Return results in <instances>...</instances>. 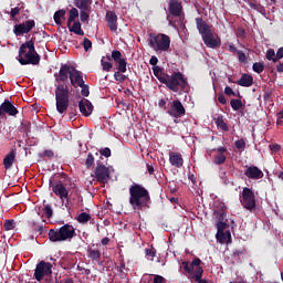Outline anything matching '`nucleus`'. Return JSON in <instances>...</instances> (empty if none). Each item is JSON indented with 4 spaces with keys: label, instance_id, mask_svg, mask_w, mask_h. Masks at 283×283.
<instances>
[{
    "label": "nucleus",
    "instance_id": "13",
    "mask_svg": "<svg viewBox=\"0 0 283 283\" xmlns=\"http://www.w3.org/2000/svg\"><path fill=\"white\" fill-rule=\"evenodd\" d=\"M95 178L98 182H108L109 181V168L105 165H97L95 168Z\"/></svg>",
    "mask_w": 283,
    "mask_h": 283
},
{
    "label": "nucleus",
    "instance_id": "35",
    "mask_svg": "<svg viewBox=\"0 0 283 283\" xmlns=\"http://www.w3.org/2000/svg\"><path fill=\"white\" fill-rule=\"evenodd\" d=\"M266 60L268 61H273V63H277V56L275 55V51L273 49L268 50Z\"/></svg>",
    "mask_w": 283,
    "mask_h": 283
},
{
    "label": "nucleus",
    "instance_id": "16",
    "mask_svg": "<svg viewBox=\"0 0 283 283\" xmlns=\"http://www.w3.org/2000/svg\"><path fill=\"white\" fill-rule=\"evenodd\" d=\"M70 81L73 87H78L85 83V81H83V73H81L78 70H75L74 66L71 70Z\"/></svg>",
    "mask_w": 283,
    "mask_h": 283
},
{
    "label": "nucleus",
    "instance_id": "62",
    "mask_svg": "<svg viewBox=\"0 0 283 283\" xmlns=\"http://www.w3.org/2000/svg\"><path fill=\"white\" fill-rule=\"evenodd\" d=\"M101 242L105 247L106 244H109V238H103Z\"/></svg>",
    "mask_w": 283,
    "mask_h": 283
},
{
    "label": "nucleus",
    "instance_id": "40",
    "mask_svg": "<svg viewBox=\"0 0 283 283\" xmlns=\"http://www.w3.org/2000/svg\"><path fill=\"white\" fill-rule=\"evenodd\" d=\"M226 161H227V157L222 154L217 155L214 158L216 165H223V163H226Z\"/></svg>",
    "mask_w": 283,
    "mask_h": 283
},
{
    "label": "nucleus",
    "instance_id": "20",
    "mask_svg": "<svg viewBox=\"0 0 283 283\" xmlns=\"http://www.w3.org/2000/svg\"><path fill=\"white\" fill-rule=\"evenodd\" d=\"M53 193L55 196H59L62 200H67V196H70V192L67 191V188L63 184H56L53 187Z\"/></svg>",
    "mask_w": 283,
    "mask_h": 283
},
{
    "label": "nucleus",
    "instance_id": "18",
    "mask_svg": "<svg viewBox=\"0 0 283 283\" xmlns=\"http://www.w3.org/2000/svg\"><path fill=\"white\" fill-rule=\"evenodd\" d=\"M205 45H207V48H219L220 46V38L216 36L212 33H209L208 35H205L202 38Z\"/></svg>",
    "mask_w": 283,
    "mask_h": 283
},
{
    "label": "nucleus",
    "instance_id": "41",
    "mask_svg": "<svg viewBox=\"0 0 283 283\" xmlns=\"http://www.w3.org/2000/svg\"><path fill=\"white\" fill-rule=\"evenodd\" d=\"M145 253L147 258H150V260H154V258H156V248L145 249Z\"/></svg>",
    "mask_w": 283,
    "mask_h": 283
},
{
    "label": "nucleus",
    "instance_id": "29",
    "mask_svg": "<svg viewBox=\"0 0 283 283\" xmlns=\"http://www.w3.org/2000/svg\"><path fill=\"white\" fill-rule=\"evenodd\" d=\"M70 32L77 34L78 36H83V34H85V32H83V29H81V22H74L72 28H70Z\"/></svg>",
    "mask_w": 283,
    "mask_h": 283
},
{
    "label": "nucleus",
    "instance_id": "37",
    "mask_svg": "<svg viewBox=\"0 0 283 283\" xmlns=\"http://www.w3.org/2000/svg\"><path fill=\"white\" fill-rule=\"evenodd\" d=\"M253 72H256V74H262L264 72V64L256 62L252 66Z\"/></svg>",
    "mask_w": 283,
    "mask_h": 283
},
{
    "label": "nucleus",
    "instance_id": "14",
    "mask_svg": "<svg viewBox=\"0 0 283 283\" xmlns=\"http://www.w3.org/2000/svg\"><path fill=\"white\" fill-rule=\"evenodd\" d=\"M4 114H9V116H15L19 114V111L17 107H14V105H12V103H10V101H4L0 105V118H3Z\"/></svg>",
    "mask_w": 283,
    "mask_h": 283
},
{
    "label": "nucleus",
    "instance_id": "30",
    "mask_svg": "<svg viewBox=\"0 0 283 283\" xmlns=\"http://www.w3.org/2000/svg\"><path fill=\"white\" fill-rule=\"evenodd\" d=\"M216 125L219 129H222V132H229V126L224 123L222 116L217 117Z\"/></svg>",
    "mask_w": 283,
    "mask_h": 283
},
{
    "label": "nucleus",
    "instance_id": "9",
    "mask_svg": "<svg viewBox=\"0 0 283 283\" xmlns=\"http://www.w3.org/2000/svg\"><path fill=\"white\" fill-rule=\"evenodd\" d=\"M242 205L248 211H253V209H255V193L250 188H243Z\"/></svg>",
    "mask_w": 283,
    "mask_h": 283
},
{
    "label": "nucleus",
    "instance_id": "32",
    "mask_svg": "<svg viewBox=\"0 0 283 283\" xmlns=\"http://www.w3.org/2000/svg\"><path fill=\"white\" fill-rule=\"evenodd\" d=\"M90 220H92V216H90V213L82 212L77 216V222L81 224H85V222H90Z\"/></svg>",
    "mask_w": 283,
    "mask_h": 283
},
{
    "label": "nucleus",
    "instance_id": "61",
    "mask_svg": "<svg viewBox=\"0 0 283 283\" xmlns=\"http://www.w3.org/2000/svg\"><path fill=\"white\" fill-rule=\"evenodd\" d=\"M158 105H159V107H165V105H167V99H160L158 102Z\"/></svg>",
    "mask_w": 283,
    "mask_h": 283
},
{
    "label": "nucleus",
    "instance_id": "7",
    "mask_svg": "<svg viewBox=\"0 0 283 283\" xmlns=\"http://www.w3.org/2000/svg\"><path fill=\"white\" fill-rule=\"evenodd\" d=\"M55 107L60 114H65L70 107V90L67 86L59 85L55 90Z\"/></svg>",
    "mask_w": 283,
    "mask_h": 283
},
{
    "label": "nucleus",
    "instance_id": "50",
    "mask_svg": "<svg viewBox=\"0 0 283 283\" xmlns=\"http://www.w3.org/2000/svg\"><path fill=\"white\" fill-rule=\"evenodd\" d=\"M153 72H154L155 76L158 78V81H160V77H161V76H165V75H161V71H160V67H159V66H155V67L153 69Z\"/></svg>",
    "mask_w": 283,
    "mask_h": 283
},
{
    "label": "nucleus",
    "instance_id": "27",
    "mask_svg": "<svg viewBox=\"0 0 283 283\" xmlns=\"http://www.w3.org/2000/svg\"><path fill=\"white\" fill-rule=\"evenodd\" d=\"M87 258H90L94 262H98V260H101V250L88 248Z\"/></svg>",
    "mask_w": 283,
    "mask_h": 283
},
{
    "label": "nucleus",
    "instance_id": "49",
    "mask_svg": "<svg viewBox=\"0 0 283 283\" xmlns=\"http://www.w3.org/2000/svg\"><path fill=\"white\" fill-rule=\"evenodd\" d=\"M120 56H123V54L120 53V51H113V52H112V59L115 60L116 62L123 60Z\"/></svg>",
    "mask_w": 283,
    "mask_h": 283
},
{
    "label": "nucleus",
    "instance_id": "38",
    "mask_svg": "<svg viewBox=\"0 0 283 283\" xmlns=\"http://www.w3.org/2000/svg\"><path fill=\"white\" fill-rule=\"evenodd\" d=\"M117 63H118L119 72H123V73L127 72V61H125V59L118 60Z\"/></svg>",
    "mask_w": 283,
    "mask_h": 283
},
{
    "label": "nucleus",
    "instance_id": "34",
    "mask_svg": "<svg viewBox=\"0 0 283 283\" xmlns=\"http://www.w3.org/2000/svg\"><path fill=\"white\" fill-rule=\"evenodd\" d=\"M44 205V214L46 218H52V216L54 214V210L52 209V206H50L49 203H45V201H43Z\"/></svg>",
    "mask_w": 283,
    "mask_h": 283
},
{
    "label": "nucleus",
    "instance_id": "46",
    "mask_svg": "<svg viewBox=\"0 0 283 283\" xmlns=\"http://www.w3.org/2000/svg\"><path fill=\"white\" fill-rule=\"evenodd\" d=\"M4 229L6 231H12V229H14V220H6Z\"/></svg>",
    "mask_w": 283,
    "mask_h": 283
},
{
    "label": "nucleus",
    "instance_id": "21",
    "mask_svg": "<svg viewBox=\"0 0 283 283\" xmlns=\"http://www.w3.org/2000/svg\"><path fill=\"white\" fill-rule=\"evenodd\" d=\"M197 29L199 30L202 39L213 32L211 31V27H209L207 22H203L202 19H197Z\"/></svg>",
    "mask_w": 283,
    "mask_h": 283
},
{
    "label": "nucleus",
    "instance_id": "45",
    "mask_svg": "<svg viewBox=\"0 0 283 283\" xmlns=\"http://www.w3.org/2000/svg\"><path fill=\"white\" fill-rule=\"evenodd\" d=\"M80 19L83 23H85L86 21H88L90 19V13L87 12V10H81L80 13Z\"/></svg>",
    "mask_w": 283,
    "mask_h": 283
},
{
    "label": "nucleus",
    "instance_id": "53",
    "mask_svg": "<svg viewBox=\"0 0 283 283\" xmlns=\"http://www.w3.org/2000/svg\"><path fill=\"white\" fill-rule=\"evenodd\" d=\"M20 8L19 7H15V8H13V9H11V19H14L15 17H17V14H19V12H20Z\"/></svg>",
    "mask_w": 283,
    "mask_h": 283
},
{
    "label": "nucleus",
    "instance_id": "2",
    "mask_svg": "<svg viewBox=\"0 0 283 283\" xmlns=\"http://www.w3.org/2000/svg\"><path fill=\"white\" fill-rule=\"evenodd\" d=\"M149 203V191L136 184L129 187V205L133 209L140 210Z\"/></svg>",
    "mask_w": 283,
    "mask_h": 283
},
{
    "label": "nucleus",
    "instance_id": "19",
    "mask_svg": "<svg viewBox=\"0 0 283 283\" xmlns=\"http://www.w3.org/2000/svg\"><path fill=\"white\" fill-rule=\"evenodd\" d=\"M169 163L170 165H172V167H177V169H180V167L185 165V159H182V155L179 153H170Z\"/></svg>",
    "mask_w": 283,
    "mask_h": 283
},
{
    "label": "nucleus",
    "instance_id": "11",
    "mask_svg": "<svg viewBox=\"0 0 283 283\" xmlns=\"http://www.w3.org/2000/svg\"><path fill=\"white\" fill-rule=\"evenodd\" d=\"M34 25H36V22H34V20H27L25 22L15 24L13 28V34H15V36L28 34L32 30V28H34Z\"/></svg>",
    "mask_w": 283,
    "mask_h": 283
},
{
    "label": "nucleus",
    "instance_id": "52",
    "mask_svg": "<svg viewBox=\"0 0 283 283\" xmlns=\"http://www.w3.org/2000/svg\"><path fill=\"white\" fill-rule=\"evenodd\" d=\"M102 156H105V158H109L112 156V150L109 148H104L101 150Z\"/></svg>",
    "mask_w": 283,
    "mask_h": 283
},
{
    "label": "nucleus",
    "instance_id": "3",
    "mask_svg": "<svg viewBox=\"0 0 283 283\" xmlns=\"http://www.w3.org/2000/svg\"><path fill=\"white\" fill-rule=\"evenodd\" d=\"M148 45L157 54H163V52H169L171 39L165 33H151L148 39Z\"/></svg>",
    "mask_w": 283,
    "mask_h": 283
},
{
    "label": "nucleus",
    "instance_id": "8",
    "mask_svg": "<svg viewBox=\"0 0 283 283\" xmlns=\"http://www.w3.org/2000/svg\"><path fill=\"white\" fill-rule=\"evenodd\" d=\"M50 275H52V263L45 261L39 262L34 270L36 282H43V280L50 277Z\"/></svg>",
    "mask_w": 283,
    "mask_h": 283
},
{
    "label": "nucleus",
    "instance_id": "59",
    "mask_svg": "<svg viewBox=\"0 0 283 283\" xmlns=\"http://www.w3.org/2000/svg\"><path fill=\"white\" fill-rule=\"evenodd\" d=\"M229 51L230 52H232L233 54H235V52L238 53L239 51H238V48H235V45H233V44H229Z\"/></svg>",
    "mask_w": 283,
    "mask_h": 283
},
{
    "label": "nucleus",
    "instance_id": "63",
    "mask_svg": "<svg viewBox=\"0 0 283 283\" xmlns=\"http://www.w3.org/2000/svg\"><path fill=\"white\" fill-rule=\"evenodd\" d=\"M148 174H154V166L147 165Z\"/></svg>",
    "mask_w": 283,
    "mask_h": 283
},
{
    "label": "nucleus",
    "instance_id": "4",
    "mask_svg": "<svg viewBox=\"0 0 283 283\" xmlns=\"http://www.w3.org/2000/svg\"><path fill=\"white\" fill-rule=\"evenodd\" d=\"M159 82L164 83L168 87V90H171V92H179V90H185L187 87V80L185 78V75L180 72H175L171 75H165L159 77Z\"/></svg>",
    "mask_w": 283,
    "mask_h": 283
},
{
    "label": "nucleus",
    "instance_id": "48",
    "mask_svg": "<svg viewBox=\"0 0 283 283\" xmlns=\"http://www.w3.org/2000/svg\"><path fill=\"white\" fill-rule=\"evenodd\" d=\"M85 165L87 168H90V167H92V165H94V155H92V153H90L87 155Z\"/></svg>",
    "mask_w": 283,
    "mask_h": 283
},
{
    "label": "nucleus",
    "instance_id": "43",
    "mask_svg": "<svg viewBox=\"0 0 283 283\" xmlns=\"http://www.w3.org/2000/svg\"><path fill=\"white\" fill-rule=\"evenodd\" d=\"M83 48L85 50V52H90V50H92V41L87 38H85L83 40Z\"/></svg>",
    "mask_w": 283,
    "mask_h": 283
},
{
    "label": "nucleus",
    "instance_id": "24",
    "mask_svg": "<svg viewBox=\"0 0 283 283\" xmlns=\"http://www.w3.org/2000/svg\"><path fill=\"white\" fill-rule=\"evenodd\" d=\"M169 10L174 17H180V12H182V4H180L178 0H171L169 3Z\"/></svg>",
    "mask_w": 283,
    "mask_h": 283
},
{
    "label": "nucleus",
    "instance_id": "26",
    "mask_svg": "<svg viewBox=\"0 0 283 283\" xmlns=\"http://www.w3.org/2000/svg\"><path fill=\"white\" fill-rule=\"evenodd\" d=\"M241 87H251L253 85V76L249 74H244L241 78L237 82Z\"/></svg>",
    "mask_w": 283,
    "mask_h": 283
},
{
    "label": "nucleus",
    "instance_id": "44",
    "mask_svg": "<svg viewBox=\"0 0 283 283\" xmlns=\"http://www.w3.org/2000/svg\"><path fill=\"white\" fill-rule=\"evenodd\" d=\"M114 78H115V81H118L119 83H123V82H125L127 76L122 74L120 72H115L114 73Z\"/></svg>",
    "mask_w": 283,
    "mask_h": 283
},
{
    "label": "nucleus",
    "instance_id": "33",
    "mask_svg": "<svg viewBox=\"0 0 283 283\" xmlns=\"http://www.w3.org/2000/svg\"><path fill=\"white\" fill-rule=\"evenodd\" d=\"M65 17V10H59L54 13L53 19L56 23V25H61V19Z\"/></svg>",
    "mask_w": 283,
    "mask_h": 283
},
{
    "label": "nucleus",
    "instance_id": "58",
    "mask_svg": "<svg viewBox=\"0 0 283 283\" xmlns=\"http://www.w3.org/2000/svg\"><path fill=\"white\" fill-rule=\"evenodd\" d=\"M149 63L150 65H158V57L153 55L149 60Z\"/></svg>",
    "mask_w": 283,
    "mask_h": 283
},
{
    "label": "nucleus",
    "instance_id": "39",
    "mask_svg": "<svg viewBox=\"0 0 283 283\" xmlns=\"http://www.w3.org/2000/svg\"><path fill=\"white\" fill-rule=\"evenodd\" d=\"M234 146L239 149V151H244V148L247 147V142H244V139H239L234 143Z\"/></svg>",
    "mask_w": 283,
    "mask_h": 283
},
{
    "label": "nucleus",
    "instance_id": "54",
    "mask_svg": "<svg viewBox=\"0 0 283 283\" xmlns=\"http://www.w3.org/2000/svg\"><path fill=\"white\" fill-rule=\"evenodd\" d=\"M237 54H239V61H241L242 63L247 61V55L242 51H238Z\"/></svg>",
    "mask_w": 283,
    "mask_h": 283
},
{
    "label": "nucleus",
    "instance_id": "60",
    "mask_svg": "<svg viewBox=\"0 0 283 283\" xmlns=\"http://www.w3.org/2000/svg\"><path fill=\"white\" fill-rule=\"evenodd\" d=\"M44 156H48L49 158H52V156H54V153L52 150H45Z\"/></svg>",
    "mask_w": 283,
    "mask_h": 283
},
{
    "label": "nucleus",
    "instance_id": "36",
    "mask_svg": "<svg viewBox=\"0 0 283 283\" xmlns=\"http://www.w3.org/2000/svg\"><path fill=\"white\" fill-rule=\"evenodd\" d=\"M230 105L234 112H238L242 107V101L241 99H231Z\"/></svg>",
    "mask_w": 283,
    "mask_h": 283
},
{
    "label": "nucleus",
    "instance_id": "47",
    "mask_svg": "<svg viewBox=\"0 0 283 283\" xmlns=\"http://www.w3.org/2000/svg\"><path fill=\"white\" fill-rule=\"evenodd\" d=\"M102 67L104 70V72H109V70H112V64L107 61H105V57L102 59Z\"/></svg>",
    "mask_w": 283,
    "mask_h": 283
},
{
    "label": "nucleus",
    "instance_id": "55",
    "mask_svg": "<svg viewBox=\"0 0 283 283\" xmlns=\"http://www.w3.org/2000/svg\"><path fill=\"white\" fill-rule=\"evenodd\" d=\"M164 282H165V277L160 275H155L154 283H164Z\"/></svg>",
    "mask_w": 283,
    "mask_h": 283
},
{
    "label": "nucleus",
    "instance_id": "51",
    "mask_svg": "<svg viewBox=\"0 0 283 283\" xmlns=\"http://www.w3.org/2000/svg\"><path fill=\"white\" fill-rule=\"evenodd\" d=\"M224 94H226L227 96H237V95H235V92H233V88H231V86H227V87L224 88Z\"/></svg>",
    "mask_w": 283,
    "mask_h": 283
},
{
    "label": "nucleus",
    "instance_id": "57",
    "mask_svg": "<svg viewBox=\"0 0 283 283\" xmlns=\"http://www.w3.org/2000/svg\"><path fill=\"white\" fill-rule=\"evenodd\" d=\"M280 59H283V48H280L276 52V61H280Z\"/></svg>",
    "mask_w": 283,
    "mask_h": 283
},
{
    "label": "nucleus",
    "instance_id": "5",
    "mask_svg": "<svg viewBox=\"0 0 283 283\" xmlns=\"http://www.w3.org/2000/svg\"><path fill=\"white\" fill-rule=\"evenodd\" d=\"M76 235V229L71 224H64L60 229H51L49 231V240L51 242H65L72 240Z\"/></svg>",
    "mask_w": 283,
    "mask_h": 283
},
{
    "label": "nucleus",
    "instance_id": "42",
    "mask_svg": "<svg viewBox=\"0 0 283 283\" xmlns=\"http://www.w3.org/2000/svg\"><path fill=\"white\" fill-rule=\"evenodd\" d=\"M78 87L82 88L81 91L82 96H85V97L90 96V86L85 85V82L82 83V85H80Z\"/></svg>",
    "mask_w": 283,
    "mask_h": 283
},
{
    "label": "nucleus",
    "instance_id": "56",
    "mask_svg": "<svg viewBox=\"0 0 283 283\" xmlns=\"http://www.w3.org/2000/svg\"><path fill=\"white\" fill-rule=\"evenodd\" d=\"M218 101L221 103V105H227V97H224L223 94L218 96Z\"/></svg>",
    "mask_w": 283,
    "mask_h": 283
},
{
    "label": "nucleus",
    "instance_id": "23",
    "mask_svg": "<svg viewBox=\"0 0 283 283\" xmlns=\"http://www.w3.org/2000/svg\"><path fill=\"white\" fill-rule=\"evenodd\" d=\"M217 239L219 240L220 244H229L231 242V231L222 232V230L218 229Z\"/></svg>",
    "mask_w": 283,
    "mask_h": 283
},
{
    "label": "nucleus",
    "instance_id": "25",
    "mask_svg": "<svg viewBox=\"0 0 283 283\" xmlns=\"http://www.w3.org/2000/svg\"><path fill=\"white\" fill-rule=\"evenodd\" d=\"M73 67L74 66H70L67 64L62 65L60 69V76H59L60 81H65L67 76H71Z\"/></svg>",
    "mask_w": 283,
    "mask_h": 283
},
{
    "label": "nucleus",
    "instance_id": "17",
    "mask_svg": "<svg viewBox=\"0 0 283 283\" xmlns=\"http://www.w3.org/2000/svg\"><path fill=\"white\" fill-rule=\"evenodd\" d=\"M106 21L111 32H116L118 30V15L114 11H108L106 13Z\"/></svg>",
    "mask_w": 283,
    "mask_h": 283
},
{
    "label": "nucleus",
    "instance_id": "64",
    "mask_svg": "<svg viewBox=\"0 0 283 283\" xmlns=\"http://www.w3.org/2000/svg\"><path fill=\"white\" fill-rule=\"evenodd\" d=\"M276 70H277V72H283V63H280V64L276 66Z\"/></svg>",
    "mask_w": 283,
    "mask_h": 283
},
{
    "label": "nucleus",
    "instance_id": "1",
    "mask_svg": "<svg viewBox=\"0 0 283 283\" xmlns=\"http://www.w3.org/2000/svg\"><path fill=\"white\" fill-rule=\"evenodd\" d=\"M17 61H19L20 65H39L41 63V55L36 53L33 41H27L21 44Z\"/></svg>",
    "mask_w": 283,
    "mask_h": 283
},
{
    "label": "nucleus",
    "instance_id": "31",
    "mask_svg": "<svg viewBox=\"0 0 283 283\" xmlns=\"http://www.w3.org/2000/svg\"><path fill=\"white\" fill-rule=\"evenodd\" d=\"M77 17H78V9L72 8L70 10V17H69V20H67V25H71L72 23H74V21H76Z\"/></svg>",
    "mask_w": 283,
    "mask_h": 283
},
{
    "label": "nucleus",
    "instance_id": "12",
    "mask_svg": "<svg viewBox=\"0 0 283 283\" xmlns=\"http://www.w3.org/2000/svg\"><path fill=\"white\" fill-rule=\"evenodd\" d=\"M244 176H247L249 180H261V178H264V172L256 166H245Z\"/></svg>",
    "mask_w": 283,
    "mask_h": 283
},
{
    "label": "nucleus",
    "instance_id": "15",
    "mask_svg": "<svg viewBox=\"0 0 283 283\" xmlns=\"http://www.w3.org/2000/svg\"><path fill=\"white\" fill-rule=\"evenodd\" d=\"M78 107L83 116H92V112H94V105H92V102H90L87 98L80 101Z\"/></svg>",
    "mask_w": 283,
    "mask_h": 283
},
{
    "label": "nucleus",
    "instance_id": "22",
    "mask_svg": "<svg viewBox=\"0 0 283 283\" xmlns=\"http://www.w3.org/2000/svg\"><path fill=\"white\" fill-rule=\"evenodd\" d=\"M14 163H17V153H14V150H11L3 158L4 169H12V166L14 165Z\"/></svg>",
    "mask_w": 283,
    "mask_h": 283
},
{
    "label": "nucleus",
    "instance_id": "28",
    "mask_svg": "<svg viewBox=\"0 0 283 283\" xmlns=\"http://www.w3.org/2000/svg\"><path fill=\"white\" fill-rule=\"evenodd\" d=\"M74 4L80 10H90V7L92 6L91 0H74Z\"/></svg>",
    "mask_w": 283,
    "mask_h": 283
},
{
    "label": "nucleus",
    "instance_id": "6",
    "mask_svg": "<svg viewBox=\"0 0 283 283\" xmlns=\"http://www.w3.org/2000/svg\"><path fill=\"white\" fill-rule=\"evenodd\" d=\"M202 261L199 258L193 259L191 263L184 261L182 266L186 273L189 274L190 280H195V282L198 283H207V281L202 280V273H205V270H202Z\"/></svg>",
    "mask_w": 283,
    "mask_h": 283
},
{
    "label": "nucleus",
    "instance_id": "10",
    "mask_svg": "<svg viewBox=\"0 0 283 283\" xmlns=\"http://www.w3.org/2000/svg\"><path fill=\"white\" fill-rule=\"evenodd\" d=\"M169 105H170V108L167 112L169 116H172V118H182V116H185V106L178 99L172 101L169 103Z\"/></svg>",
    "mask_w": 283,
    "mask_h": 283
}]
</instances>
